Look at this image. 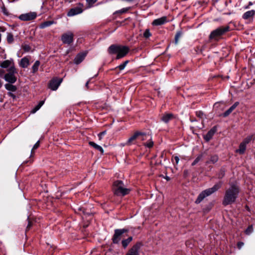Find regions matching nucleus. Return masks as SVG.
<instances>
[{"mask_svg": "<svg viewBox=\"0 0 255 255\" xmlns=\"http://www.w3.org/2000/svg\"><path fill=\"white\" fill-rule=\"evenodd\" d=\"M230 187L225 192L222 204L224 206L232 204L236 202L240 193L239 185L235 183H230Z\"/></svg>", "mask_w": 255, "mask_h": 255, "instance_id": "f257e3e1", "label": "nucleus"}, {"mask_svg": "<svg viewBox=\"0 0 255 255\" xmlns=\"http://www.w3.org/2000/svg\"><path fill=\"white\" fill-rule=\"evenodd\" d=\"M129 50V49L128 46L118 45H112L108 49L110 54H117V59L125 57L128 53Z\"/></svg>", "mask_w": 255, "mask_h": 255, "instance_id": "f03ea898", "label": "nucleus"}, {"mask_svg": "<svg viewBox=\"0 0 255 255\" xmlns=\"http://www.w3.org/2000/svg\"><path fill=\"white\" fill-rule=\"evenodd\" d=\"M113 191L117 196H125L129 193L130 189L125 186L123 181L117 180L113 183Z\"/></svg>", "mask_w": 255, "mask_h": 255, "instance_id": "7ed1b4c3", "label": "nucleus"}, {"mask_svg": "<svg viewBox=\"0 0 255 255\" xmlns=\"http://www.w3.org/2000/svg\"><path fill=\"white\" fill-rule=\"evenodd\" d=\"M222 183L219 182L215 184L212 188L207 189L203 191L198 195L197 199L195 201V203L199 204L202 200L206 197L210 196L219 189L222 186Z\"/></svg>", "mask_w": 255, "mask_h": 255, "instance_id": "20e7f679", "label": "nucleus"}, {"mask_svg": "<svg viewBox=\"0 0 255 255\" xmlns=\"http://www.w3.org/2000/svg\"><path fill=\"white\" fill-rule=\"evenodd\" d=\"M229 30V26L219 27L211 32L209 35V38L210 39L218 40L222 35Z\"/></svg>", "mask_w": 255, "mask_h": 255, "instance_id": "39448f33", "label": "nucleus"}, {"mask_svg": "<svg viewBox=\"0 0 255 255\" xmlns=\"http://www.w3.org/2000/svg\"><path fill=\"white\" fill-rule=\"evenodd\" d=\"M7 71L8 73L5 74L4 76V80L10 83H15L16 81V77L15 74L17 73L15 67L11 66Z\"/></svg>", "mask_w": 255, "mask_h": 255, "instance_id": "423d86ee", "label": "nucleus"}, {"mask_svg": "<svg viewBox=\"0 0 255 255\" xmlns=\"http://www.w3.org/2000/svg\"><path fill=\"white\" fill-rule=\"evenodd\" d=\"M61 39L63 44L70 45L74 40V34L71 31H67L62 35Z\"/></svg>", "mask_w": 255, "mask_h": 255, "instance_id": "0eeeda50", "label": "nucleus"}, {"mask_svg": "<svg viewBox=\"0 0 255 255\" xmlns=\"http://www.w3.org/2000/svg\"><path fill=\"white\" fill-rule=\"evenodd\" d=\"M37 13L35 12H29L20 14L18 18L22 21L32 20L36 18Z\"/></svg>", "mask_w": 255, "mask_h": 255, "instance_id": "6e6552de", "label": "nucleus"}, {"mask_svg": "<svg viewBox=\"0 0 255 255\" xmlns=\"http://www.w3.org/2000/svg\"><path fill=\"white\" fill-rule=\"evenodd\" d=\"M127 232L125 229H116L115 230V234L112 238L113 242L114 244H118L121 240L122 235Z\"/></svg>", "mask_w": 255, "mask_h": 255, "instance_id": "1a4fd4ad", "label": "nucleus"}, {"mask_svg": "<svg viewBox=\"0 0 255 255\" xmlns=\"http://www.w3.org/2000/svg\"><path fill=\"white\" fill-rule=\"evenodd\" d=\"M62 81V79L57 78L52 79L49 84V88L53 91L56 90Z\"/></svg>", "mask_w": 255, "mask_h": 255, "instance_id": "9d476101", "label": "nucleus"}, {"mask_svg": "<svg viewBox=\"0 0 255 255\" xmlns=\"http://www.w3.org/2000/svg\"><path fill=\"white\" fill-rule=\"evenodd\" d=\"M141 244L137 243L132 247L126 255H138Z\"/></svg>", "mask_w": 255, "mask_h": 255, "instance_id": "9b49d317", "label": "nucleus"}, {"mask_svg": "<svg viewBox=\"0 0 255 255\" xmlns=\"http://www.w3.org/2000/svg\"><path fill=\"white\" fill-rule=\"evenodd\" d=\"M82 5H80V6H77L70 9V10L67 13V15L68 16H73L74 15L82 13Z\"/></svg>", "mask_w": 255, "mask_h": 255, "instance_id": "f8f14e48", "label": "nucleus"}, {"mask_svg": "<svg viewBox=\"0 0 255 255\" xmlns=\"http://www.w3.org/2000/svg\"><path fill=\"white\" fill-rule=\"evenodd\" d=\"M167 18L166 16H162L160 18L154 19L152 22V24L153 26H159L165 24L167 22Z\"/></svg>", "mask_w": 255, "mask_h": 255, "instance_id": "ddd939ff", "label": "nucleus"}, {"mask_svg": "<svg viewBox=\"0 0 255 255\" xmlns=\"http://www.w3.org/2000/svg\"><path fill=\"white\" fill-rule=\"evenodd\" d=\"M143 135H145L141 132H136L128 139L127 143L128 144H130L133 140L139 137L140 138V140H144V138L143 137Z\"/></svg>", "mask_w": 255, "mask_h": 255, "instance_id": "4468645a", "label": "nucleus"}, {"mask_svg": "<svg viewBox=\"0 0 255 255\" xmlns=\"http://www.w3.org/2000/svg\"><path fill=\"white\" fill-rule=\"evenodd\" d=\"M217 131V128L216 127H213L207 133L204 135V139L206 141H209L213 137L214 134Z\"/></svg>", "mask_w": 255, "mask_h": 255, "instance_id": "2eb2a0df", "label": "nucleus"}, {"mask_svg": "<svg viewBox=\"0 0 255 255\" xmlns=\"http://www.w3.org/2000/svg\"><path fill=\"white\" fill-rule=\"evenodd\" d=\"M20 67L25 68H27L30 64L29 59L27 57H24L21 59L19 63Z\"/></svg>", "mask_w": 255, "mask_h": 255, "instance_id": "dca6fc26", "label": "nucleus"}, {"mask_svg": "<svg viewBox=\"0 0 255 255\" xmlns=\"http://www.w3.org/2000/svg\"><path fill=\"white\" fill-rule=\"evenodd\" d=\"M0 67L3 68H10L11 66H14L13 60H6L2 61L0 65Z\"/></svg>", "mask_w": 255, "mask_h": 255, "instance_id": "f3484780", "label": "nucleus"}, {"mask_svg": "<svg viewBox=\"0 0 255 255\" xmlns=\"http://www.w3.org/2000/svg\"><path fill=\"white\" fill-rule=\"evenodd\" d=\"M85 56V53H79L74 59V63L76 64H80L84 59Z\"/></svg>", "mask_w": 255, "mask_h": 255, "instance_id": "a211bd4d", "label": "nucleus"}, {"mask_svg": "<svg viewBox=\"0 0 255 255\" xmlns=\"http://www.w3.org/2000/svg\"><path fill=\"white\" fill-rule=\"evenodd\" d=\"M255 15V10H251L246 11L242 16V17L244 19H248L251 17H254Z\"/></svg>", "mask_w": 255, "mask_h": 255, "instance_id": "6ab92c4d", "label": "nucleus"}, {"mask_svg": "<svg viewBox=\"0 0 255 255\" xmlns=\"http://www.w3.org/2000/svg\"><path fill=\"white\" fill-rule=\"evenodd\" d=\"M239 102H235L228 110H227L224 114L223 116L224 117H226L228 116H229L233 110L235 109V108L238 106Z\"/></svg>", "mask_w": 255, "mask_h": 255, "instance_id": "aec40b11", "label": "nucleus"}, {"mask_svg": "<svg viewBox=\"0 0 255 255\" xmlns=\"http://www.w3.org/2000/svg\"><path fill=\"white\" fill-rule=\"evenodd\" d=\"M246 144L242 142L239 145V149L236 150V152L239 153L240 154H244L246 149Z\"/></svg>", "mask_w": 255, "mask_h": 255, "instance_id": "412c9836", "label": "nucleus"}, {"mask_svg": "<svg viewBox=\"0 0 255 255\" xmlns=\"http://www.w3.org/2000/svg\"><path fill=\"white\" fill-rule=\"evenodd\" d=\"M173 118V115L171 114H166L165 115H164L162 118H161V120L165 123H168L170 120H171V119H172Z\"/></svg>", "mask_w": 255, "mask_h": 255, "instance_id": "4be33fe9", "label": "nucleus"}, {"mask_svg": "<svg viewBox=\"0 0 255 255\" xmlns=\"http://www.w3.org/2000/svg\"><path fill=\"white\" fill-rule=\"evenodd\" d=\"M55 23V22L54 21H46L43 22V23H41L39 27L40 28H44L45 27L50 26L53 24Z\"/></svg>", "mask_w": 255, "mask_h": 255, "instance_id": "5701e85b", "label": "nucleus"}, {"mask_svg": "<svg viewBox=\"0 0 255 255\" xmlns=\"http://www.w3.org/2000/svg\"><path fill=\"white\" fill-rule=\"evenodd\" d=\"M11 84L12 83H10L6 84H5L4 87L5 89L9 91L15 92L16 90V87Z\"/></svg>", "mask_w": 255, "mask_h": 255, "instance_id": "b1692460", "label": "nucleus"}, {"mask_svg": "<svg viewBox=\"0 0 255 255\" xmlns=\"http://www.w3.org/2000/svg\"><path fill=\"white\" fill-rule=\"evenodd\" d=\"M44 103V101H40L39 103L31 110V113L34 114L36 113L43 106Z\"/></svg>", "mask_w": 255, "mask_h": 255, "instance_id": "393cba45", "label": "nucleus"}, {"mask_svg": "<svg viewBox=\"0 0 255 255\" xmlns=\"http://www.w3.org/2000/svg\"><path fill=\"white\" fill-rule=\"evenodd\" d=\"M132 237H130L128 238L127 239L124 240L122 242V246L124 248H126L128 244L132 241Z\"/></svg>", "mask_w": 255, "mask_h": 255, "instance_id": "a878e982", "label": "nucleus"}, {"mask_svg": "<svg viewBox=\"0 0 255 255\" xmlns=\"http://www.w3.org/2000/svg\"><path fill=\"white\" fill-rule=\"evenodd\" d=\"M218 160V157L216 155L211 156L209 160L206 162L207 164L213 163L214 164Z\"/></svg>", "mask_w": 255, "mask_h": 255, "instance_id": "bb28decb", "label": "nucleus"}, {"mask_svg": "<svg viewBox=\"0 0 255 255\" xmlns=\"http://www.w3.org/2000/svg\"><path fill=\"white\" fill-rule=\"evenodd\" d=\"M89 144H90L91 146H93V147H94L95 148H96V149H98V150H99L101 153H103V152H104V150H103V148H102L101 146H100V145H99L97 144L96 143H95V142H93V141H90V142H89Z\"/></svg>", "mask_w": 255, "mask_h": 255, "instance_id": "cd10ccee", "label": "nucleus"}, {"mask_svg": "<svg viewBox=\"0 0 255 255\" xmlns=\"http://www.w3.org/2000/svg\"><path fill=\"white\" fill-rule=\"evenodd\" d=\"M6 40L9 44H11L14 41L13 35L11 33L7 32L6 34Z\"/></svg>", "mask_w": 255, "mask_h": 255, "instance_id": "c85d7f7f", "label": "nucleus"}, {"mask_svg": "<svg viewBox=\"0 0 255 255\" xmlns=\"http://www.w3.org/2000/svg\"><path fill=\"white\" fill-rule=\"evenodd\" d=\"M40 64V63L39 61L37 60L35 62L34 64L32 67L33 73H35L38 71Z\"/></svg>", "mask_w": 255, "mask_h": 255, "instance_id": "c756f323", "label": "nucleus"}, {"mask_svg": "<svg viewBox=\"0 0 255 255\" xmlns=\"http://www.w3.org/2000/svg\"><path fill=\"white\" fill-rule=\"evenodd\" d=\"M203 157V153L199 154L196 157V158L194 160V161L192 162V166L195 165L199 161H200L201 160H202Z\"/></svg>", "mask_w": 255, "mask_h": 255, "instance_id": "7c9ffc66", "label": "nucleus"}, {"mask_svg": "<svg viewBox=\"0 0 255 255\" xmlns=\"http://www.w3.org/2000/svg\"><path fill=\"white\" fill-rule=\"evenodd\" d=\"M129 9V7H125L123 8L120 10H117L114 12V14H123L124 13L127 12Z\"/></svg>", "mask_w": 255, "mask_h": 255, "instance_id": "2f4dec72", "label": "nucleus"}, {"mask_svg": "<svg viewBox=\"0 0 255 255\" xmlns=\"http://www.w3.org/2000/svg\"><path fill=\"white\" fill-rule=\"evenodd\" d=\"M128 60L125 61L123 63L120 64L119 66L117 67L116 69H119L120 70H123L125 69L128 63Z\"/></svg>", "mask_w": 255, "mask_h": 255, "instance_id": "473e14b6", "label": "nucleus"}, {"mask_svg": "<svg viewBox=\"0 0 255 255\" xmlns=\"http://www.w3.org/2000/svg\"><path fill=\"white\" fill-rule=\"evenodd\" d=\"M253 231H254L253 227L252 225H251V226H249L248 228L246 230L245 233L246 235H249L252 233H253Z\"/></svg>", "mask_w": 255, "mask_h": 255, "instance_id": "72a5a7b5", "label": "nucleus"}, {"mask_svg": "<svg viewBox=\"0 0 255 255\" xmlns=\"http://www.w3.org/2000/svg\"><path fill=\"white\" fill-rule=\"evenodd\" d=\"M253 135H249L247 136L246 138L244 139V140L242 141L243 143H244L245 144H248L253 139Z\"/></svg>", "mask_w": 255, "mask_h": 255, "instance_id": "f704fd0d", "label": "nucleus"}, {"mask_svg": "<svg viewBox=\"0 0 255 255\" xmlns=\"http://www.w3.org/2000/svg\"><path fill=\"white\" fill-rule=\"evenodd\" d=\"M22 48L25 52H29L31 50V47L29 45L25 44L22 45Z\"/></svg>", "mask_w": 255, "mask_h": 255, "instance_id": "c9c22d12", "label": "nucleus"}, {"mask_svg": "<svg viewBox=\"0 0 255 255\" xmlns=\"http://www.w3.org/2000/svg\"><path fill=\"white\" fill-rule=\"evenodd\" d=\"M181 34H182V33H181V31H178L176 34L175 36V44H177L178 43V39L180 38V37L181 36Z\"/></svg>", "mask_w": 255, "mask_h": 255, "instance_id": "e433bc0d", "label": "nucleus"}, {"mask_svg": "<svg viewBox=\"0 0 255 255\" xmlns=\"http://www.w3.org/2000/svg\"><path fill=\"white\" fill-rule=\"evenodd\" d=\"M151 35V34L149 31V30L148 29H146L143 33V36L146 38L149 37Z\"/></svg>", "mask_w": 255, "mask_h": 255, "instance_id": "4c0bfd02", "label": "nucleus"}, {"mask_svg": "<svg viewBox=\"0 0 255 255\" xmlns=\"http://www.w3.org/2000/svg\"><path fill=\"white\" fill-rule=\"evenodd\" d=\"M144 145L146 147L150 148L153 146V142L151 140V139H150L148 142L144 144Z\"/></svg>", "mask_w": 255, "mask_h": 255, "instance_id": "58836bf2", "label": "nucleus"}, {"mask_svg": "<svg viewBox=\"0 0 255 255\" xmlns=\"http://www.w3.org/2000/svg\"><path fill=\"white\" fill-rule=\"evenodd\" d=\"M86 1L89 6L91 7L93 6L94 3H95L97 1V0H86Z\"/></svg>", "mask_w": 255, "mask_h": 255, "instance_id": "ea45409f", "label": "nucleus"}, {"mask_svg": "<svg viewBox=\"0 0 255 255\" xmlns=\"http://www.w3.org/2000/svg\"><path fill=\"white\" fill-rule=\"evenodd\" d=\"M39 146V141H37L36 143L34 145L31 150V153L34 151V150L36 149Z\"/></svg>", "mask_w": 255, "mask_h": 255, "instance_id": "a19ab883", "label": "nucleus"}, {"mask_svg": "<svg viewBox=\"0 0 255 255\" xmlns=\"http://www.w3.org/2000/svg\"><path fill=\"white\" fill-rule=\"evenodd\" d=\"M244 245V243L243 242H240L238 243L237 247L239 249H241L243 247Z\"/></svg>", "mask_w": 255, "mask_h": 255, "instance_id": "79ce46f5", "label": "nucleus"}, {"mask_svg": "<svg viewBox=\"0 0 255 255\" xmlns=\"http://www.w3.org/2000/svg\"><path fill=\"white\" fill-rule=\"evenodd\" d=\"M31 226H32L31 222L30 221H28V223L27 226L26 231L29 230L30 228H31Z\"/></svg>", "mask_w": 255, "mask_h": 255, "instance_id": "37998d69", "label": "nucleus"}, {"mask_svg": "<svg viewBox=\"0 0 255 255\" xmlns=\"http://www.w3.org/2000/svg\"><path fill=\"white\" fill-rule=\"evenodd\" d=\"M106 133V131H103V132H102L101 133H100L98 135H99V138L101 139L102 136H103Z\"/></svg>", "mask_w": 255, "mask_h": 255, "instance_id": "c03bdc74", "label": "nucleus"}, {"mask_svg": "<svg viewBox=\"0 0 255 255\" xmlns=\"http://www.w3.org/2000/svg\"><path fill=\"white\" fill-rule=\"evenodd\" d=\"M174 159L175 160L176 164H177L179 161V158L178 156H176L174 157Z\"/></svg>", "mask_w": 255, "mask_h": 255, "instance_id": "a18cd8bd", "label": "nucleus"}, {"mask_svg": "<svg viewBox=\"0 0 255 255\" xmlns=\"http://www.w3.org/2000/svg\"><path fill=\"white\" fill-rule=\"evenodd\" d=\"M8 95L9 96L12 97L13 99L15 98V96L11 92H8Z\"/></svg>", "mask_w": 255, "mask_h": 255, "instance_id": "49530a36", "label": "nucleus"}, {"mask_svg": "<svg viewBox=\"0 0 255 255\" xmlns=\"http://www.w3.org/2000/svg\"><path fill=\"white\" fill-rule=\"evenodd\" d=\"M89 82H90V80L86 82V84H85V86H86L87 88H88V84H89Z\"/></svg>", "mask_w": 255, "mask_h": 255, "instance_id": "de8ad7c7", "label": "nucleus"}, {"mask_svg": "<svg viewBox=\"0 0 255 255\" xmlns=\"http://www.w3.org/2000/svg\"><path fill=\"white\" fill-rule=\"evenodd\" d=\"M249 7H250L249 5L245 6H244V8L245 9H248V8H249Z\"/></svg>", "mask_w": 255, "mask_h": 255, "instance_id": "09e8293b", "label": "nucleus"}, {"mask_svg": "<svg viewBox=\"0 0 255 255\" xmlns=\"http://www.w3.org/2000/svg\"><path fill=\"white\" fill-rule=\"evenodd\" d=\"M253 5L252 2H251V1L249 2L248 5H249V6H250V5Z\"/></svg>", "mask_w": 255, "mask_h": 255, "instance_id": "8fccbe9b", "label": "nucleus"}]
</instances>
